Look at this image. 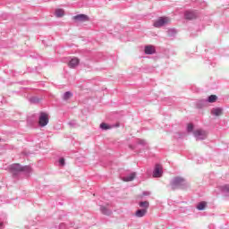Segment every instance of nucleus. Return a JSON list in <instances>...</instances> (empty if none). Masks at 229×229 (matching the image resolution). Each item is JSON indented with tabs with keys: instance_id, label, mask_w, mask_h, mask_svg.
<instances>
[{
	"instance_id": "obj_1",
	"label": "nucleus",
	"mask_w": 229,
	"mask_h": 229,
	"mask_svg": "<svg viewBox=\"0 0 229 229\" xmlns=\"http://www.w3.org/2000/svg\"><path fill=\"white\" fill-rule=\"evenodd\" d=\"M172 191H176V189H185V179L182 177H174L171 182Z\"/></svg>"
},
{
	"instance_id": "obj_2",
	"label": "nucleus",
	"mask_w": 229,
	"mask_h": 229,
	"mask_svg": "<svg viewBox=\"0 0 229 229\" xmlns=\"http://www.w3.org/2000/svg\"><path fill=\"white\" fill-rule=\"evenodd\" d=\"M171 22V19L168 17H160L155 22V28H162V26H165V24H169Z\"/></svg>"
},
{
	"instance_id": "obj_3",
	"label": "nucleus",
	"mask_w": 229,
	"mask_h": 229,
	"mask_svg": "<svg viewBox=\"0 0 229 229\" xmlns=\"http://www.w3.org/2000/svg\"><path fill=\"white\" fill-rule=\"evenodd\" d=\"M39 126L44 127V126H47V124L49 123V114H47V113H41L39 115Z\"/></svg>"
},
{
	"instance_id": "obj_4",
	"label": "nucleus",
	"mask_w": 229,
	"mask_h": 229,
	"mask_svg": "<svg viewBox=\"0 0 229 229\" xmlns=\"http://www.w3.org/2000/svg\"><path fill=\"white\" fill-rule=\"evenodd\" d=\"M184 19H186V21H196V19H198V13L187 11L184 13Z\"/></svg>"
},
{
	"instance_id": "obj_5",
	"label": "nucleus",
	"mask_w": 229,
	"mask_h": 229,
	"mask_svg": "<svg viewBox=\"0 0 229 229\" xmlns=\"http://www.w3.org/2000/svg\"><path fill=\"white\" fill-rule=\"evenodd\" d=\"M194 137H196V139L203 140L204 139H207V131L201 130V129H198L193 132Z\"/></svg>"
},
{
	"instance_id": "obj_6",
	"label": "nucleus",
	"mask_w": 229,
	"mask_h": 229,
	"mask_svg": "<svg viewBox=\"0 0 229 229\" xmlns=\"http://www.w3.org/2000/svg\"><path fill=\"white\" fill-rule=\"evenodd\" d=\"M73 21H75L76 22H87L89 21V16L85 14H79V15L73 16Z\"/></svg>"
},
{
	"instance_id": "obj_7",
	"label": "nucleus",
	"mask_w": 229,
	"mask_h": 229,
	"mask_svg": "<svg viewBox=\"0 0 229 229\" xmlns=\"http://www.w3.org/2000/svg\"><path fill=\"white\" fill-rule=\"evenodd\" d=\"M162 165H157L153 173L154 178H160L162 176Z\"/></svg>"
},
{
	"instance_id": "obj_8",
	"label": "nucleus",
	"mask_w": 229,
	"mask_h": 229,
	"mask_svg": "<svg viewBox=\"0 0 229 229\" xmlns=\"http://www.w3.org/2000/svg\"><path fill=\"white\" fill-rule=\"evenodd\" d=\"M80 64V59L78 58H72L69 63H68V67L71 69H74V67H78Z\"/></svg>"
},
{
	"instance_id": "obj_9",
	"label": "nucleus",
	"mask_w": 229,
	"mask_h": 229,
	"mask_svg": "<svg viewBox=\"0 0 229 229\" xmlns=\"http://www.w3.org/2000/svg\"><path fill=\"white\" fill-rule=\"evenodd\" d=\"M211 114L213 115H216V117H219V115H223V108L221 107H216L212 109Z\"/></svg>"
},
{
	"instance_id": "obj_10",
	"label": "nucleus",
	"mask_w": 229,
	"mask_h": 229,
	"mask_svg": "<svg viewBox=\"0 0 229 229\" xmlns=\"http://www.w3.org/2000/svg\"><path fill=\"white\" fill-rule=\"evenodd\" d=\"M12 169H14L15 171H30V166H25L23 169L21 168V165L16 164L12 165Z\"/></svg>"
},
{
	"instance_id": "obj_11",
	"label": "nucleus",
	"mask_w": 229,
	"mask_h": 229,
	"mask_svg": "<svg viewBox=\"0 0 229 229\" xmlns=\"http://www.w3.org/2000/svg\"><path fill=\"white\" fill-rule=\"evenodd\" d=\"M148 214V211L146 209H138L135 213L136 217H144Z\"/></svg>"
},
{
	"instance_id": "obj_12",
	"label": "nucleus",
	"mask_w": 229,
	"mask_h": 229,
	"mask_svg": "<svg viewBox=\"0 0 229 229\" xmlns=\"http://www.w3.org/2000/svg\"><path fill=\"white\" fill-rule=\"evenodd\" d=\"M145 53H146V55H154L155 47H153V46L145 47Z\"/></svg>"
},
{
	"instance_id": "obj_13",
	"label": "nucleus",
	"mask_w": 229,
	"mask_h": 229,
	"mask_svg": "<svg viewBox=\"0 0 229 229\" xmlns=\"http://www.w3.org/2000/svg\"><path fill=\"white\" fill-rule=\"evenodd\" d=\"M135 173H132L123 178V182H133L135 180Z\"/></svg>"
},
{
	"instance_id": "obj_14",
	"label": "nucleus",
	"mask_w": 229,
	"mask_h": 229,
	"mask_svg": "<svg viewBox=\"0 0 229 229\" xmlns=\"http://www.w3.org/2000/svg\"><path fill=\"white\" fill-rule=\"evenodd\" d=\"M140 207L143 209V210H147L148 208H149V202L148 201H142L140 202Z\"/></svg>"
},
{
	"instance_id": "obj_15",
	"label": "nucleus",
	"mask_w": 229,
	"mask_h": 229,
	"mask_svg": "<svg viewBox=\"0 0 229 229\" xmlns=\"http://www.w3.org/2000/svg\"><path fill=\"white\" fill-rule=\"evenodd\" d=\"M65 12L63 9L55 10V17H64Z\"/></svg>"
},
{
	"instance_id": "obj_16",
	"label": "nucleus",
	"mask_w": 229,
	"mask_h": 229,
	"mask_svg": "<svg viewBox=\"0 0 229 229\" xmlns=\"http://www.w3.org/2000/svg\"><path fill=\"white\" fill-rule=\"evenodd\" d=\"M208 103H216L217 101V96L211 95L208 98Z\"/></svg>"
},
{
	"instance_id": "obj_17",
	"label": "nucleus",
	"mask_w": 229,
	"mask_h": 229,
	"mask_svg": "<svg viewBox=\"0 0 229 229\" xmlns=\"http://www.w3.org/2000/svg\"><path fill=\"white\" fill-rule=\"evenodd\" d=\"M205 207H207V202H200L197 205L198 210H205Z\"/></svg>"
},
{
	"instance_id": "obj_18",
	"label": "nucleus",
	"mask_w": 229,
	"mask_h": 229,
	"mask_svg": "<svg viewBox=\"0 0 229 229\" xmlns=\"http://www.w3.org/2000/svg\"><path fill=\"white\" fill-rule=\"evenodd\" d=\"M101 212L102 214H104L105 216H110L112 214V211H110L108 208H101Z\"/></svg>"
},
{
	"instance_id": "obj_19",
	"label": "nucleus",
	"mask_w": 229,
	"mask_h": 229,
	"mask_svg": "<svg viewBox=\"0 0 229 229\" xmlns=\"http://www.w3.org/2000/svg\"><path fill=\"white\" fill-rule=\"evenodd\" d=\"M101 130H112V126L106 124V123H102L100 124Z\"/></svg>"
},
{
	"instance_id": "obj_20",
	"label": "nucleus",
	"mask_w": 229,
	"mask_h": 229,
	"mask_svg": "<svg viewBox=\"0 0 229 229\" xmlns=\"http://www.w3.org/2000/svg\"><path fill=\"white\" fill-rule=\"evenodd\" d=\"M71 98H72V93H71L70 91L64 93V99L65 101H67V99H71Z\"/></svg>"
},
{
	"instance_id": "obj_21",
	"label": "nucleus",
	"mask_w": 229,
	"mask_h": 229,
	"mask_svg": "<svg viewBox=\"0 0 229 229\" xmlns=\"http://www.w3.org/2000/svg\"><path fill=\"white\" fill-rule=\"evenodd\" d=\"M222 191H223L224 192H229V186H228V185L223 186V187H222Z\"/></svg>"
},
{
	"instance_id": "obj_22",
	"label": "nucleus",
	"mask_w": 229,
	"mask_h": 229,
	"mask_svg": "<svg viewBox=\"0 0 229 229\" xmlns=\"http://www.w3.org/2000/svg\"><path fill=\"white\" fill-rule=\"evenodd\" d=\"M194 130V125L192 123L188 124V131H192Z\"/></svg>"
},
{
	"instance_id": "obj_23",
	"label": "nucleus",
	"mask_w": 229,
	"mask_h": 229,
	"mask_svg": "<svg viewBox=\"0 0 229 229\" xmlns=\"http://www.w3.org/2000/svg\"><path fill=\"white\" fill-rule=\"evenodd\" d=\"M59 164H61V165H65V159L61 158V159L59 160Z\"/></svg>"
},
{
	"instance_id": "obj_24",
	"label": "nucleus",
	"mask_w": 229,
	"mask_h": 229,
	"mask_svg": "<svg viewBox=\"0 0 229 229\" xmlns=\"http://www.w3.org/2000/svg\"><path fill=\"white\" fill-rule=\"evenodd\" d=\"M0 229H3V223H0Z\"/></svg>"
},
{
	"instance_id": "obj_25",
	"label": "nucleus",
	"mask_w": 229,
	"mask_h": 229,
	"mask_svg": "<svg viewBox=\"0 0 229 229\" xmlns=\"http://www.w3.org/2000/svg\"><path fill=\"white\" fill-rule=\"evenodd\" d=\"M118 126H119V123L116 124V127H117V128H118Z\"/></svg>"
}]
</instances>
